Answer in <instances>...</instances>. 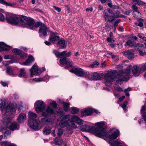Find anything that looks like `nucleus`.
I'll list each match as a JSON object with an SVG mask.
<instances>
[{"label": "nucleus", "instance_id": "obj_46", "mask_svg": "<svg viewBox=\"0 0 146 146\" xmlns=\"http://www.w3.org/2000/svg\"><path fill=\"white\" fill-rule=\"evenodd\" d=\"M67 59L66 58V57L63 58H61L60 60V63L62 64H66V63Z\"/></svg>", "mask_w": 146, "mask_h": 146}, {"label": "nucleus", "instance_id": "obj_25", "mask_svg": "<svg viewBox=\"0 0 146 146\" xmlns=\"http://www.w3.org/2000/svg\"><path fill=\"white\" fill-rule=\"evenodd\" d=\"M145 111H146V106L145 105L142 106L141 112L142 114V118L146 122V113L144 112Z\"/></svg>", "mask_w": 146, "mask_h": 146}, {"label": "nucleus", "instance_id": "obj_34", "mask_svg": "<svg viewBox=\"0 0 146 146\" xmlns=\"http://www.w3.org/2000/svg\"><path fill=\"white\" fill-rule=\"evenodd\" d=\"M60 122L59 123V125L61 127H65L67 126L68 125V121H64L63 120H62V121H60Z\"/></svg>", "mask_w": 146, "mask_h": 146}, {"label": "nucleus", "instance_id": "obj_62", "mask_svg": "<svg viewBox=\"0 0 146 146\" xmlns=\"http://www.w3.org/2000/svg\"><path fill=\"white\" fill-rule=\"evenodd\" d=\"M0 3L5 5H7V2L4 0H0Z\"/></svg>", "mask_w": 146, "mask_h": 146}, {"label": "nucleus", "instance_id": "obj_61", "mask_svg": "<svg viewBox=\"0 0 146 146\" xmlns=\"http://www.w3.org/2000/svg\"><path fill=\"white\" fill-rule=\"evenodd\" d=\"M53 7L54 8V9L56 10L58 12H59L60 11L61 9L60 8H59L58 7H56L55 6H54Z\"/></svg>", "mask_w": 146, "mask_h": 146}, {"label": "nucleus", "instance_id": "obj_11", "mask_svg": "<svg viewBox=\"0 0 146 146\" xmlns=\"http://www.w3.org/2000/svg\"><path fill=\"white\" fill-rule=\"evenodd\" d=\"M35 105H36L35 109L37 112L39 113L45 109V105L44 102L42 101H37L35 102Z\"/></svg>", "mask_w": 146, "mask_h": 146}, {"label": "nucleus", "instance_id": "obj_56", "mask_svg": "<svg viewBox=\"0 0 146 146\" xmlns=\"http://www.w3.org/2000/svg\"><path fill=\"white\" fill-rule=\"evenodd\" d=\"M105 11H106L107 13L110 14L112 15H114L115 13L113 12L110 10V9H108L107 10H105Z\"/></svg>", "mask_w": 146, "mask_h": 146}, {"label": "nucleus", "instance_id": "obj_5", "mask_svg": "<svg viewBox=\"0 0 146 146\" xmlns=\"http://www.w3.org/2000/svg\"><path fill=\"white\" fill-rule=\"evenodd\" d=\"M20 24L25 27L28 26V27L31 29H33L34 26L35 22L32 19L26 16H21V21Z\"/></svg>", "mask_w": 146, "mask_h": 146}, {"label": "nucleus", "instance_id": "obj_10", "mask_svg": "<svg viewBox=\"0 0 146 146\" xmlns=\"http://www.w3.org/2000/svg\"><path fill=\"white\" fill-rule=\"evenodd\" d=\"M71 72L74 73L78 76H89L90 74L89 72H86L81 68H73Z\"/></svg>", "mask_w": 146, "mask_h": 146}, {"label": "nucleus", "instance_id": "obj_9", "mask_svg": "<svg viewBox=\"0 0 146 146\" xmlns=\"http://www.w3.org/2000/svg\"><path fill=\"white\" fill-rule=\"evenodd\" d=\"M56 111H54L52 109L50 106H48L46 111L42 112V115L44 117H45L48 115L49 114H60L62 113V109L60 107L56 109Z\"/></svg>", "mask_w": 146, "mask_h": 146}, {"label": "nucleus", "instance_id": "obj_28", "mask_svg": "<svg viewBox=\"0 0 146 146\" xmlns=\"http://www.w3.org/2000/svg\"><path fill=\"white\" fill-rule=\"evenodd\" d=\"M119 133V131L118 130H116L109 136V138L113 140L115 139L118 136Z\"/></svg>", "mask_w": 146, "mask_h": 146}, {"label": "nucleus", "instance_id": "obj_6", "mask_svg": "<svg viewBox=\"0 0 146 146\" xmlns=\"http://www.w3.org/2000/svg\"><path fill=\"white\" fill-rule=\"evenodd\" d=\"M68 120L69 126L74 128L77 127V126L74 123L76 122L78 125H80L82 124L83 122V120L76 115L73 116L70 119H69Z\"/></svg>", "mask_w": 146, "mask_h": 146}, {"label": "nucleus", "instance_id": "obj_17", "mask_svg": "<svg viewBox=\"0 0 146 146\" xmlns=\"http://www.w3.org/2000/svg\"><path fill=\"white\" fill-rule=\"evenodd\" d=\"M132 72L133 75L135 76H138L141 74L139 66H134L133 67Z\"/></svg>", "mask_w": 146, "mask_h": 146}, {"label": "nucleus", "instance_id": "obj_23", "mask_svg": "<svg viewBox=\"0 0 146 146\" xmlns=\"http://www.w3.org/2000/svg\"><path fill=\"white\" fill-rule=\"evenodd\" d=\"M93 112L92 109L89 108L85 110H81V114L83 116H86L89 115Z\"/></svg>", "mask_w": 146, "mask_h": 146}, {"label": "nucleus", "instance_id": "obj_35", "mask_svg": "<svg viewBox=\"0 0 146 146\" xmlns=\"http://www.w3.org/2000/svg\"><path fill=\"white\" fill-rule=\"evenodd\" d=\"M51 132V129L48 127H45L44 129L43 132L46 135L50 134Z\"/></svg>", "mask_w": 146, "mask_h": 146}, {"label": "nucleus", "instance_id": "obj_13", "mask_svg": "<svg viewBox=\"0 0 146 146\" xmlns=\"http://www.w3.org/2000/svg\"><path fill=\"white\" fill-rule=\"evenodd\" d=\"M30 71L31 76L34 75H38L41 72V70L38 69V66L36 65H33L32 68L30 69Z\"/></svg>", "mask_w": 146, "mask_h": 146}, {"label": "nucleus", "instance_id": "obj_60", "mask_svg": "<svg viewBox=\"0 0 146 146\" xmlns=\"http://www.w3.org/2000/svg\"><path fill=\"white\" fill-rule=\"evenodd\" d=\"M16 5V3H7V5H6L10 6L11 7H13Z\"/></svg>", "mask_w": 146, "mask_h": 146}, {"label": "nucleus", "instance_id": "obj_57", "mask_svg": "<svg viewBox=\"0 0 146 146\" xmlns=\"http://www.w3.org/2000/svg\"><path fill=\"white\" fill-rule=\"evenodd\" d=\"M43 80H44L42 78H37V79L35 78V81L37 82H40L41 81H43Z\"/></svg>", "mask_w": 146, "mask_h": 146}, {"label": "nucleus", "instance_id": "obj_44", "mask_svg": "<svg viewBox=\"0 0 146 146\" xmlns=\"http://www.w3.org/2000/svg\"><path fill=\"white\" fill-rule=\"evenodd\" d=\"M12 51L16 54L20 55L21 53V50L17 48L13 49Z\"/></svg>", "mask_w": 146, "mask_h": 146}, {"label": "nucleus", "instance_id": "obj_2", "mask_svg": "<svg viewBox=\"0 0 146 146\" xmlns=\"http://www.w3.org/2000/svg\"><path fill=\"white\" fill-rule=\"evenodd\" d=\"M37 115L35 113L32 111H29L28 113V117L30 119L29 121L28 125V126L35 130H37L40 129L42 125L38 124V122L35 119L37 117Z\"/></svg>", "mask_w": 146, "mask_h": 146}, {"label": "nucleus", "instance_id": "obj_19", "mask_svg": "<svg viewBox=\"0 0 146 146\" xmlns=\"http://www.w3.org/2000/svg\"><path fill=\"white\" fill-rule=\"evenodd\" d=\"M60 37L56 34H53L49 38V41L51 43H54L57 41L59 40Z\"/></svg>", "mask_w": 146, "mask_h": 146}, {"label": "nucleus", "instance_id": "obj_58", "mask_svg": "<svg viewBox=\"0 0 146 146\" xmlns=\"http://www.w3.org/2000/svg\"><path fill=\"white\" fill-rule=\"evenodd\" d=\"M1 144L2 146H7L8 144L6 141H2Z\"/></svg>", "mask_w": 146, "mask_h": 146}, {"label": "nucleus", "instance_id": "obj_26", "mask_svg": "<svg viewBox=\"0 0 146 146\" xmlns=\"http://www.w3.org/2000/svg\"><path fill=\"white\" fill-rule=\"evenodd\" d=\"M57 44L59 45L61 48H65L67 45L66 42L64 40H61L58 41Z\"/></svg>", "mask_w": 146, "mask_h": 146}, {"label": "nucleus", "instance_id": "obj_7", "mask_svg": "<svg viewBox=\"0 0 146 146\" xmlns=\"http://www.w3.org/2000/svg\"><path fill=\"white\" fill-rule=\"evenodd\" d=\"M7 22L12 25H17L19 23L20 24L21 21V16L15 15H12L7 17L6 18Z\"/></svg>", "mask_w": 146, "mask_h": 146}, {"label": "nucleus", "instance_id": "obj_8", "mask_svg": "<svg viewBox=\"0 0 146 146\" xmlns=\"http://www.w3.org/2000/svg\"><path fill=\"white\" fill-rule=\"evenodd\" d=\"M117 71H109L105 75V80L106 81V84L108 86H111V84L110 82H113L115 78L114 74L116 73Z\"/></svg>", "mask_w": 146, "mask_h": 146}, {"label": "nucleus", "instance_id": "obj_41", "mask_svg": "<svg viewBox=\"0 0 146 146\" xmlns=\"http://www.w3.org/2000/svg\"><path fill=\"white\" fill-rule=\"evenodd\" d=\"M9 128L12 131H13L17 128V124L15 123H12L9 127Z\"/></svg>", "mask_w": 146, "mask_h": 146}, {"label": "nucleus", "instance_id": "obj_14", "mask_svg": "<svg viewBox=\"0 0 146 146\" xmlns=\"http://www.w3.org/2000/svg\"><path fill=\"white\" fill-rule=\"evenodd\" d=\"M104 17L105 20H108L110 22L113 21L116 18L115 15L110 16L106 11H104L103 12Z\"/></svg>", "mask_w": 146, "mask_h": 146}, {"label": "nucleus", "instance_id": "obj_55", "mask_svg": "<svg viewBox=\"0 0 146 146\" xmlns=\"http://www.w3.org/2000/svg\"><path fill=\"white\" fill-rule=\"evenodd\" d=\"M5 19V18L3 15L0 13V21H3Z\"/></svg>", "mask_w": 146, "mask_h": 146}, {"label": "nucleus", "instance_id": "obj_39", "mask_svg": "<svg viewBox=\"0 0 146 146\" xmlns=\"http://www.w3.org/2000/svg\"><path fill=\"white\" fill-rule=\"evenodd\" d=\"M132 3L133 5H143L145 4L143 2L139 1V0H133L132 1Z\"/></svg>", "mask_w": 146, "mask_h": 146}, {"label": "nucleus", "instance_id": "obj_22", "mask_svg": "<svg viewBox=\"0 0 146 146\" xmlns=\"http://www.w3.org/2000/svg\"><path fill=\"white\" fill-rule=\"evenodd\" d=\"M114 90H113V94L115 96L116 98H118L120 96L118 92H117L115 91H117L118 92H121L123 91L122 88L119 87H114Z\"/></svg>", "mask_w": 146, "mask_h": 146}, {"label": "nucleus", "instance_id": "obj_64", "mask_svg": "<svg viewBox=\"0 0 146 146\" xmlns=\"http://www.w3.org/2000/svg\"><path fill=\"white\" fill-rule=\"evenodd\" d=\"M4 58L5 59H10L11 58V57L9 55H7L4 56Z\"/></svg>", "mask_w": 146, "mask_h": 146}, {"label": "nucleus", "instance_id": "obj_32", "mask_svg": "<svg viewBox=\"0 0 146 146\" xmlns=\"http://www.w3.org/2000/svg\"><path fill=\"white\" fill-rule=\"evenodd\" d=\"M132 8L133 9V16L134 17H135L136 18H137V17L135 15H134V12H136L138 14V16H139L140 15H141V13H140L137 11V10L138 9V7L136 6L135 5H133Z\"/></svg>", "mask_w": 146, "mask_h": 146}, {"label": "nucleus", "instance_id": "obj_63", "mask_svg": "<svg viewBox=\"0 0 146 146\" xmlns=\"http://www.w3.org/2000/svg\"><path fill=\"white\" fill-rule=\"evenodd\" d=\"M112 53H107L106 54V56L108 57L111 58Z\"/></svg>", "mask_w": 146, "mask_h": 146}, {"label": "nucleus", "instance_id": "obj_29", "mask_svg": "<svg viewBox=\"0 0 146 146\" xmlns=\"http://www.w3.org/2000/svg\"><path fill=\"white\" fill-rule=\"evenodd\" d=\"M51 120L50 119H49L47 117H45L41 119V122L38 123V124H40V125H42L41 127H40V128L43 125L47 122H50Z\"/></svg>", "mask_w": 146, "mask_h": 146}, {"label": "nucleus", "instance_id": "obj_42", "mask_svg": "<svg viewBox=\"0 0 146 146\" xmlns=\"http://www.w3.org/2000/svg\"><path fill=\"white\" fill-rule=\"evenodd\" d=\"M6 72L9 75H13V72L11 68L8 66L7 67L6 69Z\"/></svg>", "mask_w": 146, "mask_h": 146}, {"label": "nucleus", "instance_id": "obj_52", "mask_svg": "<svg viewBox=\"0 0 146 146\" xmlns=\"http://www.w3.org/2000/svg\"><path fill=\"white\" fill-rule=\"evenodd\" d=\"M128 104V102L126 101L124 102L123 103L122 106V108L124 110H125L126 109V106Z\"/></svg>", "mask_w": 146, "mask_h": 146}, {"label": "nucleus", "instance_id": "obj_21", "mask_svg": "<svg viewBox=\"0 0 146 146\" xmlns=\"http://www.w3.org/2000/svg\"><path fill=\"white\" fill-rule=\"evenodd\" d=\"M26 119V114L24 113H21L19 115L17 120L18 123H21L24 121Z\"/></svg>", "mask_w": 146, "mask_h": 146}, {"label": "nucleus", "instance_id": "obj_20", "mask_svg": "<svg viewBox=\"0 0 146 146\" xmlns=\"http://www.w3.org/2000/svg\"><path fill=\"white\" fill-rule=\"evenodd\" d=\"M124 55L129 59L131 60L134 58L133 51L131 50H129L123 52Z\"/></svg>", "mask_w": 146, "mask_h": 146}, {"label": "nucleus", "instance_id": "obj_45", "mask_svg": "<svg viewBox=\"0 0 146 146\" xmlns=\"http://www.w3.org/2000/svg\"><path fill=\"white\" fill-rule=\"evenodd\" d=\"M120 21V19H117L115 21L113 26V31L114 32H115L116 27Z\"/></svg>", "mask_w": 146, "mask_h": 146}, {"label": "nucleus", "instance_id": "obj_54", "mask_svg": "<svg viewBox=\"0 0 146 146\" xmlns=\"http://www.w3.org/2000/svg\"><path fill=\"white\" fill-rule=\"evenodd\" d=\"M111 38V37H108L107 38V41L108 42H115V40L113 39H112Z\"/></svg>", "mask_w": 146, "mask_h": 146}, {"label": "nucleus", "instance_id": "obj_33", "mask_svg": "<svg viewBox=\"0 0 146 146\" xmlns=\"http://www.w3.org/2000/svg\"><path fill=\"white\" fill-rule=\"evenodd\" d=\"M27 74L24 68L21 69L18 76L19 77H25L27 76Z\"/></svg>", "mask_w": 146, "mask_h": 146}, {"label": "nucleus", "instance_id": "obj_12", "mask_svg": "<svg viewBox=\"0 0 146 146\" xmlns=\"http://www.w3.org/2000/svg\"><path fill=\"white\" fill-rule=\"evenodd\" d=\"M34 26L36 27H39V32L41 33L43 36H45L47 33V27L45 25L41 22H37L34 24Z\"/></svg>", "mask_w": 146, "mask_h": 146}, {"label": "nucleus", "instance_id": "obj_15", "mask_svg": "<svg viewBox=\"0 0 146 146\" xmlns=\"http://www.w3.org/2000/svg\"><path fill=\"white\" fill-rule=\"evenodd\" d=\"M66 51H65L60 53L56 50L54 51V53L57 57H60L61 56H65L66 57H68L70 56L71 55V53L70 52L66 53Z\"/></svg>", "mask_w": 146, "mask_h": 146}, {"label": "nucleus", "instance_id": "obj_50", "mask_svg": "<svg viewBox=\"0 0 146 146\" xmlns=\"http://www.w3.org/2000/svg\"><path fill=\"white\" fill-rule=\"evenodd\" d=\"M138 21L139 22V23L138 25V26L140 27H143V24L142 22L144 21L142 19H139Z\"/></svg>", "mask_w": 146, "mask_h": 146}, {"label": "nucleus", "instance_id": "obj_30", "mask_svg": "<svg viewBox=\"0 0 146 146\" xmlns=\"http://www.w3.org/2000/svg\"><path fill=\"white\" fill-rule=\"evenodd\" d=\"M109 143L111 146H122V144L121 142L117 141H114L112 143L109 141Z\"/></svg>", "mask_w": 146, "mask_h": 146}, {"label": "nucleus", "instance_id": "obj_18", "mask_svg": "<svg viewBox=\"0 0 146 146\" xmlns=\"http://www.w3.org/2000/svg\"><path fill=\"white\" fill-rule=\"evenodd\" d=\"M103 75L102 73L95 72L93 73L91 76V78L93 80H98L102 78Z\"/></svg>", "mask_w": 146, "mask_h": 146}, {"label": "nucleus", "instance_id": "obj_36", "mask_svg": "<svg viewBox=\"0 0 146 146\" xmlns=\"http://www.w3.org/2000/svg\"><path fill=\"white\" fill-rule=\"evenodd\" d=\"M55 142L56 144L60 145L62 144L63 141L60 138L56 137L54 139Z\"/></svg>", "mask_w": 146, "mask_h": 146}, {"label": "nucleus", "instance_id": "obj_4", "mask_svg": "<svg viewBox=\"0 0 146 146\" xmlns=\"http://www.w3.org/2000/svg\"><path fill=\"white\" fill-rule=\"evenodd\" d=\"M131 67V65H130L126 70L120 72L116 76V78L119 80L121 81L129 80L128 75L130 72L129 68Z\"/></svg>", "mask_w": 146, "mask_h": 146}, {"label": "nucleus", "instance_id": "obj_3", "mask_svg": "<svg viewBox=\"0 0 146 146\" xmlns=\"http://www.w3.org/2000/svg\"><path fill=\"white\" fill-rule=\"evenodd\" d=\"M16 107V105L14 104H9L7 106L4 101H2L0 103V108L1 111L5 110L6 113H8L9 115L15 112Z\"/></svg>", "mask_w": 146, "mask_h": 146}, {"label": "nucleus", "instance_id": "obj_53", "mask_svg": "<svg viewBox=\"0 0 146 146\" xmlns=\"http://www.w3.org/2000/svg\"><path fill=\"white\" fill-rule=\"evenodd\" d=\"M63 133V130L61 129H59L58 132V135L59 136H61Z\"/></svg>", "mask_w": 146, "mask_h": 146}, {"label": "nucleus", "instance_id": "obj_1", "mask_svg": "<svg viewBox=\"0 0 146 146\" xmlns=\"http://www.w3.org/2000/svg\"><path fill=\"white\" fill-rule=\"evenodd\" d=\"M105 125L104 122H100L95 124V125L97 127L84 125L82 126L80 129L83 131L92 132L99 137H106V136L107 134L106 130L105 128Z\"/></svg>", "mask_w": 146, "mask_h": 146}, {"label": "nucleus", "instance_id": "obj_48", "mask_svg": "<svg viewBox=\"0 0 146 146\" xmlns=\"http://www.w3.org/2000/svg\"><path fill=\"white\" fill-rule=\"evenodd\" d=\"M65 64H66L67 65V68H69V67L72 66V61H70L68 59H67Z\"/></svg>", "mask_w": 146, "mask_h": 146}, {"label": "nucleus", "instance_id": "obj_27", "mask_svg": "<svg viewBox=\"0 0 146 146\" xmlns=\"http://www.w3.org/2000/svg\"><path fill=\"white\" fill-rule=\"evenodd\" d=\"M135 43V42L131 40H129L126 42L125 44V46H127L128 47H132L133 46H134Z\"/></svg>", "mask_w": 146, "mask_h": 146}, {"label": "nucleus", "instance_id": "obj_59", "mask_svg": "<svg viewBox=\"0 0 146 146\" xmlns=\"http://www.w3.org/2000/svg\"><path fill=\"white\" fill-rule=\"evenodd\" d=\"M118 17H120V18H126V16L124 15H118L116 17V18H118Z\"/></svg>", "mask_w": 146, "mask_h": 146}, {"label": "nucleus", "instance_id": "obj_47", "mask_svg": "<svg viewBox=\"0 0 146 146\" xmlns=\"http://www.w3.org/2000/svg\"><path fill=\"white\" fill-rule=\"evenodd\" d=\"M137 51L139 53V54L140 56H143L146 54V53L145 52L142 50H141L140 49H138Z\"/></svg>", "mask_w": 146, "mask_h": 146}, {"label": "nucleus", "instance_id": "obj_16", "mask_svg": "<svg viewBox=\"0 0 146 146\" xmlns=\"http://www.w3.org/2000/svg\"><path fill=\"white\" fill-rule=\"evenodd\" d=\"M11 48V46L6 45L4 42H0V52L8 51Z\"/></svg>", "mask_w": 146, "mask_h": 146}, {"label": "nucleus", "instance_id": "obj_43", "mask_svg": "<svg viewBox=\"0 0 146 146\" xmlns=\"http://www.w3.org/2000/svg\"><path fill=\"white\" fill-rule=\"evenodd\" d=\"M134 47L135 49L137 50H138V49H140V48L143 47L144 46L142 44L139 43H137V44H136V43H135Z\"/></svg>", "mask_w": 146, "mask_h": 146}, {"label": "nucleus", "instance_id": "obj_49", "mask_svg": "<svg viewBox=\"0 0 146 146\" xmlns=\"http://www.w3.org/2000/svg\"><path fill=\"white\" fill-rule=\"evenodd\" d=\"M50 105L52 106L53 108L56 109L57 107V104L55 101H53L50 103Z\"/></svg>", "mask_w": 146, "mask_h": 146}, {"label": "nucleus", "instance_id": "obj_38", "mask_svg": "<svg viewBox=\"0 0 146 146\" xmlns=\"http://www.w3.org/2000/svg\"><path fill=\"white\" fill-rule=\"evenodd\" d=\"M72 113L76 114L79 111V109L75 107H72L69 110Z\"/></svg>", "mask_w": 146, "mask_h": 146}, {"label": "nucleus", "instance_id": "obj_40", "mask_svg": "<svg viewBox=\"0 0 146 146\" xmlns=\"http://www.w3.org/2000/svg\"><path fill=\"white\" fill-rule=\"evenodd\" d=\"M139 69L141 74L146 70V64L142 65Z\"/></svg>", "mask_w": 146, "mask_h": 146}, {"label": "nucleus", "instance_id": "obj_51", "mask_svg": "<svg viewBox=\"0 0 146 146\" xmlns=\"http://www.w3.org/2000/svg\"><path fill=\"white\" fill-rule=\"evenodd\" d=\"M7 121H6V123H4V124L6 125V126L5 127V129H7L9 127L7 125L11 121V119L9 118L7 119Z\"/></svg>", "mask_w": 146, "mask_h": 146}, {"label": "nucleus", "instance_id": "obj_31", "mask_svg": "<svg viewBox=\"0 0 146 146\" xmlns=\"http://www.w3.org/2000/svg\"><path fill=\"white\" fill-rule=\"evenodd\" d=\"M70 117V115L69 114L64 115L60 116L58 119V121H62L69 118Z\"/></svg>", "mask_w": 146, "mask_h": 146}, {"label": "nucleus", "instance_id": "obj_37", "mask_svg": "<svg viewBox=\"0 0 146 146\" xmlns=\"http://www.w3.org/2000/svg\"><path fill=\"white\" fill-rule=\"evenodd\" d=\"M62 104L63 105V108L64 110L65 111H67L68 110L70 107V104L69 103H66L65 102H63Z\"/></svg>", "mask_w": 146, "mask_h": 146}, {"label": "nucleus", "instance_id": "obj_24", "mask_svg": "<svg viewBox=\"0 0 146 146\" xmlns=\"http://www.w3.org/2000/svg\"><path fill=\"white\" fill-rule=\"evenodd\" d=\"M34 60L33 57L31 55L29 56L28 59L24 62L22 64L24 65H29Z\"/></svg>", "mask_w": 146, "mask_h": 146}]
</instances>
